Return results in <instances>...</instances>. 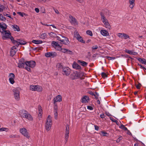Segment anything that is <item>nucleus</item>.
<instances>
[{"label": "nucleus", "mask_w": 146, "mask_h": 146, "mask_svg": "<svg viewBox=\"0 0 146 146\" xmlns=\"http://www.w3.org/2000/svg\"><path fill=\"white\" fill-rule=\"evenodd\" d=\"M30 90L33 91H36L37 92H41L42 90V88L41 86L38 85H31L30 86Z\"/></svg>", "instance_id": "7"}, {"label": "nucleus", "mask_w": 146, "mask_h": 146, "mask_svg": "<svg viewBox=\"0 0 146 146\" xmlns=\"http://www.w3.org/2000/svg\"><path fill=\"white\" fill-rule=\"evenodd\" d=\"M125 52L127 53L133 55H136L137 54V53L136 52L133 51V50H126Z\"/></svg>", "instance_id": "23"}, {"label": "nucleus", "mask_w": 146, "mask_h": 146, "mask_svg": "<svg viewBox=\"0 0 146 146\" xmlns=\"http://www.w3.org/2000/svg\"><path fill=\"white\" fill-rule=\"evenodd\" d=\"M5 7L3 5H1L0 6V12H2L3 11L4 9H5Z\"/></svg>", "instance_id": "42"}, {"label": "nucleus", "mask_w": 146, "mask_h": 146, "mask_svg": "<svg viewBox=\"0 0 146 146\" xmlns=\"http://www.w3.org/2000/svg\"><path fill=\"white\" fill-rule=\"evenodd\" d=\"M95 98L97 99L98 98V96H99V94L98 93L96 92L95 94L94 95Z\"/></svg>", "instance_id": "58"}, {"label": "nucleus", "mask_w": 146, "mask_h": 146, "mask_svg": "<svg viewBox=\"0 0 146 146\" xmlns=\"http://www.w3.org/2000/svg\"><path fill=\"white\" fill-rule=\"evenodd\" d=\"M25 69L28 71H31V68H34L36 65V62L33 61H31L25 62Z\"/></svg>", "instance_id": "3"}, {"label": "nucleus", "mask_w": 146, "mask_h": 146, "mask_svg": "<svg viewBox=\"0 0 146 146\" xmlns=\"http://www.w3.org/2000/svg\"><path fill=\"white\" fill-rule=\"evenodd\" d=\"M49 35L51 37L53 38L56 37L57 36L56 34L52 32H51L49 33Z\"/></svg>", "instance_id": "35"}, {"label": "nucleus", "mask_w": 146, "mask_h": 146, "mask_svg": "<svg viewBox=\"0 0 146 146\" xmlns=\"http://www.w3.org/2000/svg\"><path fill=\"white\" fill-rule=\"evenodd\" d=\"M10 138H13L14 137H17V136L16 135H11L9 136Z\"/></svg>", "instance_id": "60"}, {"label": "nucleus", "mask_w": 146, "mask_h": 146, "mask_svg": "<svg viewBox=\"0 0 146 146\" xmlns=\"http://www.w3.org/2000/svg\"><path fill=\"white\" fill-rule=\"evenodd\" d=\"M61 37L57 36L56 37V39L60 41L62 44L68 45L69 44V41L68 38L66 37L59 35Z\"/></svg>", "instance_id": "4"}, {"label": "nucleus", "mask_w": 146, "mask_h": 146, "mask_svg": "<svg viewBox=\"0 0 146 146\" xmlns=\"http://www.w3.org/2000/svg\"><path fill=\"white\" fill-rule=\"evenodd\" d=\"M56 50H60L62 49V47L59 44L55 48Z\"/></svg>", "instance_id": "45"}, {"label": "nucleus", "mask_w": 146, "mask_h": 146, "mask_svg": "<svg viewBox=\"0 0 146 146\" xmlns=\"http://www.w3.org/2000/svg\"><path fill=\"white\" fill-rule=\"evenodd\" d=\"M57 55V53L54 52H48L45 53V56L47 58H54Z\"/></svg>", "instance_id": "10"}, {"label": "nucleus", "mask_w": 146, "mask_h": 146, "mask_svg": "<svg viewBox=\"0 0 146 146\" xmlns=\"http://www.w3.org/2000/svg\"><path fill=\"white\" fill-rule=\"evenodd\" d=\"M0 20L2 21H5L6 19L5 17H4L3 16H1V19H0Z\"/></svg>", "instance_id": "49"}, {"label": "nucleus", "mask_w": 146, "mask_h": 146, "mask_svg": "<svg viewBox=\"0 0 146 146\" xmlns=\"http://www.w3.org/2000/svg\"><path fill=\"white\" fill-rule=\"evenodd\" d=\"M77 40L79 41L84 43H85V41L83 40L82 37L81 36L77 39Z\"/></svg>", "instance_id": "38"}, {"label": "nucleus", "mask_w": 146, "mask_h": 146, "mask_svg": "<svg viewBox=\"0 0 146 146\" xmlns=\"http://www.w3.org/2000/svg\"><path fill=\"white\" fill-rule=\"evenodd\" d=\"M120 128L123 129L125 131H127L128 132H129V131L128 130L127 127H125L124 125L121 124L119 127Z\"/></svg>", "instance_id": "34"}, {"label": "nucleus", "mask_w": 146, "mask_h": 146, "mask_svg": "<svg viewBox=\"0 0 146 146\" xmlns=\"http://www.w3.org/2000/svg\"><path fill=\"white\" fill-rule=\"evenodd\" d=\"M19 42L20 43V45H25L26 43V42L25 41H21Z\"/></svg>", "instance_id": "48"}, {"label": "nucleus", "mask_w": 146, "mask_h": 146, "mask_svg": "<svg viewBox=\"0 0 146 146\" xmlns=\"http://www.w3.org/2000/svg\"><path fill=\"white\" fill-rule=\"evenodd\" d=\"M35 11L37 13H38L39 12V10L38 8H35Z\"/></svg>", "instance_id": "61"}, {"label": "nucleus", "mask_w": 146, "mask_h": 146, "mask_svg": "<svg viewBox=\"0 0 146 146\" xmlns=\"http://www.w3.org/2000/svg\"><path fill=\"white\" fill-rule=\"evenodd\" d=\"M122 38H124V39H126L129 38V36L127 34L123 33Z\"/></svg>", "instance_id": "39"}, {"label": "nucleus", "mask_w": 146, "mask_h": 146, "mask_svg": "<svg viewBox=\"0 0 146 146\" xmlns=\"http://www.w3.org/2000/svg\"><path fill=\"white\" fill-rule=\"evenodd\" d=\"M56 68L59 69L62 67V65L61 63H58L56 65Z\"/></svg>", "instance_id": "44"}, {"label": "nucleus", "mask_w": 146, "mask_h": 146, "mask_svg": "<svg viewBox=\"0 0 146 146\" xmlns=\"http://www.w3.org/2000/svg\"><path fill=\"white\" fill-rule=\"evenodd\" d=\"M74 37L77 39H78L80 36L79 35L78 32L76 31L74 32Z\"/></svg>", "instance_id": "31"}, {"label": "nucleus", "mask_w": 146, "mask_h": 146, "mask_svg": "<svg viewBox=\"0 0 146 146\" xmlns=\"http://www.w3.org/2000/svg\"><path fill=\"white\" fill-rule=\"evenodd\" d=\"M17 13L20 16L23 17V16L24 15H25V13H21V12H18Z\"/></svg>", "instance_id": "50"}, {"label": "nucleus", "mask_w": 146, "mask_h": 146, "mask_svg": "<svg viewBox=\"0 0 146 146\" xmlns=\"http://www.w3.org/2000/svg\"><path fill=\"white\" fill-rule=\"evenodd\" d=\"M20 132L23 135L27 138H30V135L28 131L25 128H22L20 129Z\"/></svg>", "instance_id": "6"}, {"label": "nucleus", "mask_w": 146, "mask_h": 146, "mask_svg": "<svg viewBox=\"0 0 146 146\" xmlns=\"http://www.w3.org/2000/svg\"><path fill=\"white\" fill-rule=\"evenodd\" d=\"M62 100V97L61 95H58L56 96L53 100L54 103L55 104L56 102H60Z\"/></svg>", "instance_id": "14"}, {"label": "nucleus", "mask_w": 146, "mask_h": 146, "mask_svg": "<svg viewBox=\"0 0 146 146\" xmlns=\"http://www.w3.org/2000/svg\"><path fill=\"white\" fill-rule=\"evenodd\" d=\"M7 28V25L4 23H0V28L1 29L2 31H5Z\"/></svg>", "instance_id": "22"}, {"label": "nucleus", "mask_w": 146, "mask_h": 146, "mask_svg": "<svg viewBox=\"0 0 146 146\" xmlns=\"http://www.w3.org/2000/svg\"><path fill=\"white\" fill-rule=\"evenodd\" d=\"M100 134L102 136H106L107 135H108L107 133L104 131H101V133Z\"/></svg>", "instance_id": "40"}, {"label": "nucleus", "mask_w": 146, "mask_h": 146, "mask_svg": "<svg viewBox=\"0 0 146 146\" xmlns=\"http://www.w3.org/2000/svg\"><path fill=\"white\" fill-rule=\"evenodd\" d=\"M141 86L140 84H138L136 85V87L138 89H139L140 87Z\"/></svg>", "instance_id": "64"}, {"label": "nucleus", "mask_w": 146, "mask_h": 146, "mask_svg": "<svg viewBox=\"0 0 146 146\" xmlns=\"http://www.w3.org/2000/svg\"><path fill=\"white\" fill-rule=\"evenodd\" d=\"M138 65L140 66V67L141 68L143 69L144 70H146V68H145L144 66H143L142 65L139 64H138Z\"/></svg>", "instance_id": "56"}, {"label": "nucleus", "mask_w": 146, "mask_h": 146, "mask_svg": "<svg viewBox=\"0 0 146 146\" xmlns=\"http://www.w3.org/2000/svg\"><path fill=\"white\" fill-rule=\"evenodd\" d=\"M69 128L68 125H67L66 126L65 133V139L64 141L65 143H67L69 137Z\"/></svg>", "instance_id": "12"}, {"label": "nucleus", "mask_w": 146, "mask_h": 146, "mask_svg": "<svg viewBox=\"0 0 146 146\" xmlns=\"http://www.w3.org/2000/svg\"><path fill=\"white\" fill-rule=\"evenodd\" d=\"M71 72V70L68 67L63 68L62 69V74L64 75L68 76Z\"/></svg>", "instance_id": "11"}, {"label": "nucleus", "mask_w": 146, "mask_h": 146, "mask_svg": "<svg viewBox=\"0 0 146 146\" xmlns=\"http://www.w3.org/2000/svg\"><path fill=\"white\" fill-rule=\"evenodd\" d=\"M17 51L16 47L15 46H13L11 48L10 52V55L12 56H13L15 54Z\"/></svg>", "instance_id": "15"}, {"label": "nucleus", "mask_w": 146, "mask_h": 146, "mask_svg": "<svg viewBox=\"0 0 146 146\" xmlns=\"http://www.w3.org/2000/svg\"><path fill=\"white\" fill-rule=\"evenodd\" d=\"M101 75L104 78H105L107 77V75L106 74V73L104 72H102L101 73Z\"/></svg>", "instance_id": "47"}, {"label": "nucleus", "mask_w": 146, "mask_h": 146, "mask_svg": "<svg viewBox=\"0 0 146 146\" xmlns=\"http://www.w3.org/2000/svg\"><path fill=\"white\" fill-rule=\"evenodd\" d=\"M54 12L56 14H57L58 15H60L59 11H58V10L56 9H54Z\"/></svg>", "instance_id": "53"}, {"label": "nucleus", "mask_w": 146, "mask_h": 146, "mask_svg": "<svg viewBox=\"0 0 146 146\" xmlns=\"http://www.w3.org/2000/svg\"><path fill=\"white\" fill-rule=\"evenodd\" d=\"M73 68L76 69H81V66L76 62H74L72 64Z\"/></svg>", "instance_id": "24"}, {"label": "nucleus", "mask_w": 146, "mask_h": 146, "mask_svg": "<svg viewBox=\"0 0 146 146\" xmlns=\"http://www.w3.org/2000/svg\"><path fill=\"white\" fill-rule=\"evenodd\" d=\"M38 117L39 119H40L42 117V108L40 106H38Z\"/></svg>", "instance_id": "16"}, {"label": "nucleus", "mask_w": 146, "mask_h": 146, "mask_svg": "<svg viewBox=\"0 0 146 146\" xmlns=\"http://www.w3.org/2000/svg\"><path fill=\"white\" fill-rule=\"evenodd\" d=\"M123 34V33H119L118 34L117 36L119 37L122 38Z\"/></svg>", "instance_id": "57"}, {"label": "nucleus", "mask_w": 146, "mask_h": 146, "mask_svg": "<svg viewBox=\"0 0 146 146\" xmlns=\"http://www.w3.org/2000/svg\"><path fill=\"white\" fill-rule=\"evenodd\" d=\"M70 77L73 80L76 79L79 77L78 74L77 72H74L71 74Z\"/></svg>", "instance_id": "17"}, {"label": "nucleus", "mask_w": 146, "mask_h": 146, "mask_svg": "<svg viewBox=\"0 0 146 146\" xmlns=\"http://www.w3.org/2000/svg\"><path fill=\"white\" fill-rule=\"evenodd\" d=\"M110 119L113 122H117V121L113 117H110Z\"/></svg>", "instance_id": "55"}, {"label": "nucleus", "mask_w": 146, "mask_h": 146, "mask_svg": "<svg viewBox=\"0 0 146 146\" xmlns=\"http://www.w3.org/2000/svg\"><path fill=\"white\" fill-rule=\"evenodd\" d=\"M46 124H48L49 125H52V117L50 115H49L47 117Z\"/></svg>", "instance_id": "19"}, {"label": "nucleus", "mask_w": 146, "mask_h": 146, "mask_svg": "<svg viewBox=\"0 0 146 146\" xmlns=\"http://www.w3.org/2000/svg\"><path fill=\"white\" fill-rule=\"evenodd\" d=\"M26 66L25 62H22L21 60H19L18 64V67L19 68H24Z\"/></svg>", "instance_id": "20"}, {"label": "nucleus", "mask_w": 146, "mask_h": 146, "mask_svg": "<svg viewBox=\"0 0 146 146\" xmlns=\"http://www.w3.org/2000/svg\"><path fill=\"white\" fill-rule=\"evenodd\" d=\"M20 89L19 88H15L13 90L14 96L15 99L18 101L20 99Z\"/></svg>", "instance_id": "5"}, {"label": "nucleus", "mask_w": 146, "mask_h": 146, "mask_svg": "<svg viewBox=\"0 0 146 146\" xmlns=\"http://www.w3.org/2000/svg\"><path fill=\"white\" fill-rule=\"evenodd\" d=\"M89 100V98L88 96H84L82 98V102L83 103H88Z\"/></svg>", "instance_id": "18"}, {"label": "nucleus", "mask_w": 146, "mask_h": 146, "mask_svg": "<svg viewBox=\"0 0 146 146\" xmlns=\"http://www.w3.org/2000/svg\"><path fill=\"white\" fill-rule=\"evenodd\" d=\"M32 42L35 44H40L42 43V41L41 40H33L32 41Z\"/></svg>", "instance_id": "33"}, {"label": "nucleus", "mask_w": 146, "mask_h": 146, "mask_svg": "<svg viewBox=\"0 0 146 146\" xmlns=\"http://www.w3.org/2000/svg\"><path fill=\"white\" fill-rule=\"evenodd\" d=\"M20 116L23 118H26L29 121L33 120V118L31 115L27 111L25 110H20L19 112Z\"/></svg>", "instance_id": "1"}, {"label": "nucleus", "mask_w": 146, "mask_h": 146, "mask_svg": "<svg viewBox=\"0 0 146 146\" xmlns=\"http://www.w3.org/2000/svg\"><path fill=\"white\" fill-rule=\"evenodd\" d=\"M98 46H93L92 47V49H96L97 48Z\"/></svg>", "instance_id": "62"}, {"label": "nucleus", "mask_w": 146, "mask_h": 146, "mask_svg": "<svg viewBox=\"0 0 146 146\" xmlns=\"http://www.w3.org/2000/svg\"><path fill=\"white\" fill-rule=\"evenodd\" d=\"M86 33L90 36H92L93 35L92 32L90 30H88L86 31Z\"/></svg>", "instance_id": "41"}, {"label": "nucleus", "mask_w": 146, "mask_h": 146, "mask_svg": "<svg viewBox=\"0 0 146 146\" xmlns=\"http://www.w3.org/2000/svg\"><path fill=\"white\" fill-rule=\"evenodd\" d=\"M52 26L54 28H55V29H57V28L55 26V25H50V26Z\"/></svg>", "instance_id": "63"}, {"label": "nucleus", "mask_w": 146, "mask_h": 146, "mask_svg": "<svg viewBox=\"0 0 146 146\" xmlns=\"http://www.w3.org/2000/svg\"><path fill=\"white\" fill-rule=\"evenodd\" d=\"M3 34V39H7L11 36V33L9 31H0Z\"/></svg>", "instance_id": "8"}, {"label": "nucleus", "mask_w": 146, "mask_h": 146, "mask_svg": "<svg viewBox=\"0 0 146 146\" xmlns=\"http://www.w3.org/2000/svg\"><path fill=\"white\" fill-rule=\"evenodd\" d=\"M135 1V0H129V7L131 8L132 9L134 6Z\"/></svg>", "instance_id": "26"}, {"label": "nucleus", "mask_w": 146, "mask_h": 146, "mask_svg": "<svg viewBox=\"0 0 146 146\" xmlns=\"http://www.w3.org/2000/svg\"><path fill=\"white\" fill-rule=\"evenodd\" d=\"M101 34L104 36H107L109 35L108 32L106 30L102 29L100 31Z\"/></svg>", "instance_id": "21"}, {"label": "nucleus", "mask_w": 146, "mask_h": 146, "mask_svg": "<svg viewBox=\"0 0 146 146\" xmlns=\"http://www.w3.org/2000/svg\"><path fill=\"white\" fill-rule=\"evenodd\" d=\"M51 125H52L45 124V128L47 131H48L50 129Z\"/></svg>", "instance_id": "30"}, {"label": "nucleus", "mask_w": 146, "mask_h": 146, "mask_svg": "<svg viewBox=\"0 0 146 146\" xmlns=\"http://www.w3.org/2000/svg\"><path fill=\"white\" fill-rule=\"evenodd\" d=\"M59 45L58 42H56L53 41L52 43V46L55 48L58 45Z\"/></svg>", "instance_id": "32"}, {"label": "nucleus", "mask_w": 146, "mask_h": 146, "mask_svg": "<svg viewBox=\"0 0 146 146\" xmlns=\"http://www.w3.org/2000/svg\"><path fill=\"white\" fill-rule=\"evenodd\" d=\"M100 15L101 20L104 24V27L106 28L110 29V26L108 19L103 14L101 13Z\"/></svg>", "instance_id": "2"}, {"label": "nucleus", "mask_w": 146, "mask_h": 146, "mask_svg": "<svg viewBox=\"0 0 146 146\" xmlns=\"http://www.w3.org/2000/svg\"><path fill=\"white\" fill-rule=\"evenodd\" d=\"M8 77L9 82L11 84H13L15 83L14 79L15 78V74L13 73H10L9 74Z\"/></svg>", "instance_id": "13"}, {"label": "nucleus", "mask_w": 146, "mask_h": 146, "mask_svg": "<svg viewBox=\"0 0 146 146\" xmlns=\"http://www.w3.org/2000/svg\"><path fill=\"white\" fill-rule=\"evenodd\" d=\"M137 60L142 63L146 65V60L145 59L138 58Z\"/></svg>", "instance_id": "29"}, {"label": "nucleus", "mask_w": 146, "mask_h": 146, "mask_svg": "<svg viewBox=\"0 0 146 146\" xmlns=\"http://www.w3.org/2000/svg\"><path fill=\"white\" fill-rule=\"evenodd\" d=\"M78 62L81 65L84 66H87L88 64V63L86 62L80 60H78Z\"/></svg>", "instance_id": "28"}, {"label": "nucleus", "mask_w": 146, "mask_h": 146, "mask_svg": "<svg viewBox=\"0 0 146 146\" xmlns=\"http://www.w3.org/2000/svg\"><path fill=\"white\" fill-rule=\"evenodd\" d=\"M94 126L95 128V129L96 130L98 131L99 129V127L96 125H94Z\"/></svg>", "instance_id": "59"}, {"label": "nucleus", "mask_w": 146, "mask_h": 146, "mask_svg": "<svg viewBox=\"0 0 146 146\" xmlns=\"http://www.w3.org/2000/svg\"><path fill=\"white\" fill-rule=\"evenodd\" d=\"M8 129L6 127H2L0 128V132L5 131H8Z\"/></svg>", "instance_id": "43"}, {"label": "nucleus", "mask_w": 146, "mask_h": 146, "mask_svg": "<svg viewBox=\"0 0 146 146\" xmlns=\"http://www.w3.org/2000/svg\"><path fill=\"white\" fill-rule=\"evenodd\" d=\"M66 53L67 54H73V52L72 51L68 49L67 50Z\"/></svg>", "instance_id": "46"}, {"label": "nucleus", "mask_w": 146, "mask_h": 146, "mask_svg": "<svg viewBox=\"0 0 146 146\" xmlns=\"http://www.w3.org/2000/svg\"><path fill=\"white\" fill-rule=\"evenodd\" d=\"M87 108L88 110H93V108L91 106H88L87 107Z\"/></svg>", "instance_id": "51"}, {"label": "nucleus", "mask_w": 146, "mask_h": 146, "mask_svg": "<svg viewBox=\"0 0 146 146\" xmlns=\"http://www.w3.org/2000/svg\"><path fill=\"white\" fill-rule=\"evenodd\" d=\"M69 20L71 24L73 25H76L78 24L77 20L71 15L69 16Z\"/></svg>", "instance_id": "9"}, {"label": "nucleus", "mask_w": 146, "mask_h": 146, "mask_svg": "<svg viewBox=\"0 0 146 146\" xmlns=\"http://www.w3.org/2000/svg\"><path fill=\"white\" fill-rule=\"evenodd\" d=\"M13 43L15 45V47L16 46L17 47H18L19 45H20V43L19 42L17 41L16 40L13 41Z\"/></svg>", "instance_id": "37"}, {"label": "nucleus", "mask_w": 146, "mask_h": 146, "mask_svg": "<svg viewBox=\"0 0 146 146\" xmlns=\"http://www.w3.org/2000/svg\"><path fill=\"white\" fill-rule=\"evenodd\" d=\"M122 137L121 136H120L118 139H117L116 141L117 143H119L120 142V141L122 139Z\"/></svg>", "instance_id": "52"}, {"label": "nucleus", "mask_w": 146, "mask_h": 146, "mask_svg": "<svg viewBox=\"0 0 146 146\" xmlns=\"http://www.w3.org/2000/svg\"><path fill=\"white\" fill-rule=\"evenodd\" d=\"M67 49H66V48H62V52L64 53H66L67 50Z\"/></svg>", "instance_id": "54"}, {"label": "nucleus", "mask_w": 146, "mask_h": 146, "mask_svg": "<svg viewBox=\"0 0 146 146\" xmlns=\"http://www.w3.org/2000/svg\"><path fill=\"white\" fill-rule=\"evenodd\" d=\"M12 28L15 31H20V29L19 26L16 25H12Z\"/></svg>", "instance_id": "27"}, {"label": "nucleus", "mask_w": 146, "mask_h": 146, "mask_svg": "<svg viewBox=\"0 0 146 146\" xmlns=\"http://www.w3.org/2000/svg\"><path fill=\"white\" fill-rule=\"evenodd\" d=\"M54 118L55 119H57L58 118V108L57 107H54Z\"/></svg>", "instance_id": "25"}, {"label": "nucleus", "mask_w": 146, "mask_h": 146, "mask_svg": "<svg viewBox=\"0 0 146 146\" xmlns=\"http://www.w3.org/2000/svg\"><path fill=\"white\" fill-rule=\"evenodd\" d=\"M46 33H42L40 36V38L43 39H44L46 38Z\"/></svg>", "instance_id": "36"}]
</instances>
